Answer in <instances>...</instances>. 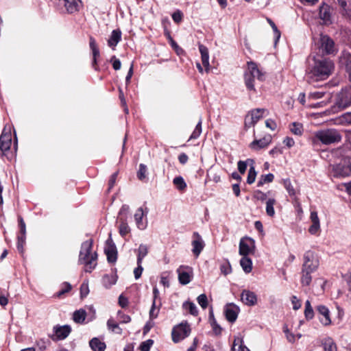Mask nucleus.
Wrapping results in <instances>:
<instances>
[{"mask_svg": "<svg viewBox=\"0 0 351 351\" xmlns=\"http://www.w3.org/2000/svg\"><path fill=\"white\" fill-rule=\"evenodd\" d=\"M171 17L176 23H180L182 21L183 13L180 10H177L172 14Z\"/></svg>", "mask_w": 351, "mask_h": 351, "instance_id": "57", "label": "nucleus"}, {"mask_svg": "<svg viewBox=\"0 0 351 351\" xmlns=\"http://www.w3.org/2000/svg\"><path fill=\"white\" fill-rule=\"evenodd\" d=\"M191 328L186 321L174 326L171 331L172 340L174 343H178L191 334Z\"/></svg>", "mask_w": 351, "mask_h": 351, "instance_id": "7", "label": "nucleus"}, {"mask_svg": "<svg viewBox=\"0 0 351 351\" xmlns=\"http://www.w3.org/2000/svg\"><path fill=\"white\" fill-rule=\"evenodd\" d=\"M291 300L293 304V310L296 311L301 308V302L300 300L298 299V298L295 295H293L291 298Z\"/></svg>", "mask_w": 351, "mask_h": 351, "instance_id": "64", "label": "nucleus"}, {"mask_svg": "<svg viewBox=\"0 0 351 351\" xmlns=\"http://www.w3.org/2000/svg\"><path fill=\"white\" fill-rule=\"evenodd\" d=\"M110 62L112 64V67L114 70L117 71L121 69V61L116 58L115 56H113L111 59Z\"/></svg>", "mask_w": 351, "mask_h": 351, "instance_id": "63", "label": "nucleus"}, {"mask_svg": "<svg viewBox=\"0 0 351 351\" xmlns=\"http://www.w3.org/2000/svg\"><path fill=\"white\" fill-rule=\"evenodd\" d=\"M118 303L121 308H124L128 306L129 301L128 298L123 296V294H121L119 297Z\"/></svg>", "mask_w": 351, "mask_h": 351, "instance_id": "62", "label": "nucleus"}, {"mask_svg": "<svg viewBox=\"0 0 351 351\" xmlns=\"http://www.w3.org/2000/svg\"><path fill=\"white\" fill-rule=\"evenodd\" d=\"M253 198L257 200H260L261 202H264L265 200L267 199V193L260 190H256L254 191L253 194Z\"/></svg>", "mask_w": 351, "mask_h": 351, "instance_id": "56", "label": "nucleus"}, {"mask_svg": "<svg viewBox=\"0 0 351 351\" xmlns=\"http://www.w3.org/2000/svg\"><path fill=\"white\" fill-rule=\"evenodd\" d=\"M80 298L82 300L86 298L89 293V288L88 282H84L80 285Z\"/></svg>", "mask_w": 351, "mask_h": 351, "instance_id": "49", "label": "nucleus"}, {"mask_svg": "<svg viewBox=\"0 0 351 351\" xmlns=\"http://www.w3.org/2000/svg\"><path fill=\"white\" fill-rule=\"evenodd\" d=\"M250 162L248 161V159H247L245 161L239 160L237 162V167L238 170L240 173L244 174L246 171L247 167L249 165H250Z\"/></svg>", "mask_w": 351, "mask_h": 351, "instance_id": "51", "label": "nucleus"}, {"mask_svg": "<svg viewBox=\"0 0 351 351\" xmlns=\"http://www.w3.org/2000/svg\"><path fill=\"white\" fill-rule=\"evenodd\" d=\"M314 64L308 68L306 78L308 83L326 80L332 73L335 64L329 58L321 56L313 58Z\"/></svg>", "mask_w": 351, "mask_h": 351, "instance_id": "1", "label": "nucleus"}, {"mask_svg": "<svg viewBox=\"0 0 351 351\" xmlns=\"http://www.w3.org/2000/svg\"><path fill=\"white\" fill-rule=\"evenodd\" d=\"M265 110L264 108H256L250 111L245 117L244 128L247 130L252 126H254L257 122L263 118V112Z\"/></svg>", "mask_w": 351, "mask_h": 351, "instance_id": "9", "label": "nucleus"}, {"mask_svg": "<svg viewBox=\"0 0 351 351\" xmlns=\"http://www.w3.org/2000/svg\"><path fill=\"white\" fill-rule=\"evenodd\" d=\"M104 253L106 254L107 256V261L109 263H115L117 260V255L118 252L117 250L116 251H112V250H107L104 251Z\"/></svg>", "mask_w": 351, "mask_h": 351, "instance_id": "46", "label": "nucleus"}, {"mask_svg": "<svg viewBox=\"0 0 351 351\" xmlns=\"http://www.w3.org/2000/svg\"><path fill=\"white\" fill-rule=\"evenodd\" d=\"M272 137L271 134H266L261 139H254L249 145V147L255 151L265 149L271 143Z\"/></svg>", "mask_w": 351, "mask_h": 351, "instance_id": "17", "label": "nucleus"}, {"mask_svg": "<svg viewBox=\"0 0 351 351\" xmlns=\"http://www.w3.org/2000/svg\"><path fill=\"white\" fill-rule=\"evenodd\" d=\"M316 311L319 315V322L322 325L327 326L331 324L330 311L325 305H318L316 306Z\"/></svg>", "mask_w": 351, "mask_h": 351, "instance_id": "19", "label": "nucleus"}, {"mask_svg": "<svg viewBox=\"0 0 351 351\" xmlns=\"http://www.w3.org/2000/svg\"><path fill=\"white\" fill-rule=\"evenodd\" d=\"M89 346L93 351H104L106 345L104 341H101L97 337L93 338L89 341Z\"/></svg>", "mask_w": 351, "mask_h": 351, "instance_id": "27", "label": "nucleus"}, {"mask_svg": "<svg viewBox=\"0 0 351 351\" xmlns=\"http://www.w3.org/2000/svg\"><path fill=\"white\" fill-rule=\"evenodd\" d=\"M18 225L19 228V236H26V225L22 216H18Z\"/></svg>", "mask_w": 351, "mask_h": 351, "instance_id": "47", "label": "nucleus"}, {"mask_svg": "<svg viewBox=\"0 0 351 351\" xmlns=\"http://www.w3.org/2000/svg\"><path fill=\"white\" fill-rule=\"evenodd\" d=\"M335 172L337 174H338L339 176H342V177H347L350 175V174H345V173H347L348 168L345 164H343V159L342 160L341 163L339 164L335 167Z\"/></svg>", "mask_w": 351, "mask_h": 351, "instance_id": "41", "label": "nucleus"}, {"mask_svg": "<svg viewBox=\"0 0 351 351\" xmlns=\"http://www.w3.org/2000/svg\"><path fill=\"white\" fill-rule=\"evenodd\" d=\"M291 132L295 135H302L303 133V127L301 123L293 122L290 128Z\"/></svg>", "mask_w": 351, "mask_h": 351, "instance_id": "44", "label": "nucleus"}, {"mask_svg": "<svg viewBox=\"0 0 351 351\" xmlns=\"http://www.w3.org/2000/svg\"><path fill=\"white\" fill-rule=\"evenodd\" d=\"M107 326L112 332L121 335L122 329L119 327V324L115 323L112 319H110L107 322Z\"/></svg>", "mask_w": 351, "mask_h": 351, "instance_id": "43", "label": "nucleus"}, {"mask_svg": "<svg viewBox=\"0 0 351 351\" xmlns=\"http://www.w3.org/2000/svg\"><path fill=\"white\" fill-rule=\"evenodd\" d=\"M26 236H17L16 248L21 254L24 253V245L25 244Z\"/></svg>", "mask_w": 351, "mask_h": 351, "instance_id": "45", "label": "nucleus"}, {"mask_svg": "<svg viewBox=\"0 0 351 351\" xmlns=\"http://www.w3.org/2000/svg\"><path fill=\"white\" fill-rule=\"evenodd\" d=\"M198 304L200 305V306L205 309L208 306V298L206 294L202 293L200 294L197 298Z\"/></svg>", "mask_w": 351, "mask_h": 351, "instance_id": "50", "label": "nucleus"}, {"mask_svg": "<svg viewBox=\"0 0 351 351\" xmlns=\"http://www.w3.org/2000/svg\"><path fill=\"white\" fill-rule=\"evenodd\" d=\"M107 250H112V251L117 250L116 245L111 238V234H110V237L106 241V246L104 247V251H107Z\"/></svg>", "mask_w": 351, "mask_h": 351, "instance_id": "54", "label": "nucleus"}, {"mask_svg": "<svg viewBox=\"0 0 351 351\" xmlns=\"http://www.w3.org/2000/svg\"><path fill=\"white\" fill-rule=\"evenodd\" d=\"M322 346L324 351H337V345L331 337L324 338L322 341Z\"/></svg>", "mask_w": 351, "mask_h": 351, "instance_id": "29", "label": "nucleus"}, {"mask_svg": "<svg viewBox=\"0 0 351 351\" xmlns=\"http://www.w3.org/2000/svg\"><path fill=\"white\" fill-rule=\"evenodd\" d=\"M300 282L302 286H309L312 281L311 274L317 271L319 262L314 252L308 250L304 254Z\"/></svg>", "mask_w": 351, "mask_h": 351, "instance_id": "2", "label": "nucleus"}, {"mask_svg": "<svg viewBox=\"0 0 351 351\" xmlns=\"http://www.w3.org/2000/svg\"><path fill=\"white\" fill-rule=\"evenodd\" d=\"M81 3V0H64V7L69 14L78 12Z\"/></svg>", "mask_w": 351, "mask_h": 351, "instance_id": "23", "label": "nucleus"}, {"mask_svg": "<svg viewBox=\"0 0 351 351\" xmlns=\"http://www.w3.org/2000/svg\"><path fill=\"white\" fill-rule=\"evenodd\" d=\"M193 241L191 242L192 245V252L193 255L197 258L201 254L202 251L204 250L205 247V243L203 241L201 235L197 232H194L193 233Z\"/></svg>", "mask_w": 351, "mask_h": 351, "instance_id": "15", "label": "nucleus"}, {"mask_svg": "<svg viewBox=\"0 0 351 351\" xmlns=\"http://www.w3.org/2000/svg\"><path fill=\"white\" fill-rule=\"evenodd\" d=\"M341 140V135L337 130L335 129H328L316 132L313 141V143L317 141H321L324 145H330L340 142Z\"/></svg>", "mask_w": 351, "mask_h": 351, "instance_id": "6", "label": "nucleus"}, {"mask_svg": "<svg viewBox=\"0 0 351 351\" xmlns=\"http://www.w3.org/2000/svg\"><path fill=\"white\" fill-rule=\"evenodd\" d=\"M38 348L41 351L45 350L47 347L51 344V341L49 339L45 340L44 339H40L36 342Z\"/></svg>", "mask_w": 351, "mask_h": 351, "instance_id": "55", "label": "nucleus"}, {"mask_svg": "<svg viewBox=\"0 0 351 351\" xmlns=\"http://www.w3.org/2000/svg\"><path fill=\"white\" fill-rule=\"evenodd\" d=\"M136 176L140 181L143 182H147V167L143 163L139 165V168L136 173Z\"/></svg>", "mask_w": 351, "mask_h": 351, "instance_id": "31", "label": "nucleus"}, {"mask_svg": "<svg viewBox=\"0 0 351 351\" xmlns=\"http://www.w3.org/2000/svg\"><path fill=\"white\" fill-rule=\"evenodd\" d=\"M89 47L93 55L91 66L95 71H99L100 69L98 66L97 59L100 56V52L96 40L92 36H89Z\"/></svg>", "mask_w": 351, "mask_h": 351, "instance_id": "14", "label": "nucleus"}, {"mask_svg": "<svg viewBox=\"0 0 351 351\" xmlns=\"http://www.w3.org/2000/svg\"><path fill=\"white\" fill-rule=\"evenodd\" d=\"M255 79L260 82L265 80V72L261 70L257 63L254 61L247 62V69L243 73V80L247 90L253 93H256L255 88Z\"/></svg>", "mask_w": 351, "mask_h": 351, "instance_id": "3", "label": "nucleus"}, {"mask_svg": "<svg viewBox=\"0 0 351 351\" xmlns=\"http://www.w3.org/2000/svg\"><path fill=\"white\" fill-rule=\"evenodd\" d=\"M72 289V286L69 282H64L62 284V288L60 291L54 294L56 298H61L64 294L69 292Z\"/></svg>", "mask_w": 351, "mask_h": 351, "instance_id": "39", "label": "nucleus"}, {"mask_svg": "<svg viewBox=\"0 0 351 351\" xmlns=\"http://www.w3.org/2000/svg\"><path fill=\"white\" fill-rule=\"evenodd\" d=\"M267 22L269 23V24L270 25V26L271 27V28L274 32V35L276 37V43L280 38V35H281L280 32L278 30L275 23L271 19H267Z\"/></svg>", "mask_w": 351, "mask_h": 351, "instance_id": "52", "label": "nucleus"}, {"mask_svg": "<svg viewBox=\"0 0 351 351\" xmlns=\"http://www.w3.org/2000/svg\"><path fill=\"white\" fill-rule=\"evenodd\" d=\"M173 183L179 191H184L187 186L184 178L180 176L174 178Z\"/></svg>", "mask_w": 351, "mask_h": 351, "instance_id": "40", "label": "nucleus"}, {"mask_svg": "<svg viewBox=\"0 0 351 351\" xmlns=\"http://www.w3.org/2000/svg\"><path fill=\"white\" fill-rule=\"evenodd\" d=\"M146 213L145 214V212L142 207H140L137 209L136 211V213L134 214V219L136 223V226L138 228L141 230H143L145 228L146 226L143 222V217L147 215V208H145Z\"/></svg>", "mask_w": 351, "mask_h": 351, "instance_id": "24", "label": "nucleus"}, {"mask_svg": "<svg viewBox=\"0 0 351 351\" xmlns=\"http://www.w3.org/2000/svg\"><path fill=\"white\" fill-rule=\"evenodd\" d=\"M276 201L274 198H269L266 202V213L268 216L272 217L275 215L274 206Z\"/></svg>", "mask_w": 351, "mask_h": 351, "instance_id": "38", "label": "nucleus"}, {"mask_svg": "<svg viewBox=\"0 0 351 351\" xmlns=\"http://www.w3.org/2000/svg\"><path fill=\"white\" fill-rule=\"evenodd\" d=\"M351 106V86L343 88L337 94L335 108L343 110Z\"/></svg>", "mask_w": 351, "mask_h": 351, "instance_id": "8", "label": "nucleus"}, {"mask_svg": "<svg viewBox=\"0 0 351 351\" xmlns=\"http://www.w3.org/2000/svg\"><path fill=\"white\" fill-rule=\"evenodd\" d=\"M154 344V340L149 339L145 341L141 342L139 346L141 351H149Z\"/></svg>", "mask_w": 351, "mask_h": 351, "instance_id": "48", "label": "nucleus"}, {"mask_svg": "<svg viewBox=\"0 0 351 351\" xmlns=\"http://www.w3.org/2000/svg\"><path fill=\"white\" fill-rule=\"evenodd\" d=\"M202 119L200 118L198 123H197L193 132L191 134L189 141L197 138L202 133Z\"/></svg>", "mask_w": 351, "mask_h": 351, "instance_id": "42", "label": "nucleus"}, {"mask_svg": "<svg viewBox=\"0 0 351 351\" xmlns=\"http://www.w3.org/2000/svg\"><path fill=\"white\" fill-rule=\"evenodd\" d=\"M93 245L92 239L84 241L81 245V249L79 254V264L85 265L84 271L90 273L96 267L97 259V253L96 252L91 253Z\"/></svg>", "mask_w": 351, "mask_h": 351, "instance_id": "4", "label": "nucleus"}, {"mask_svg": "<svg viewBox=\"0 0 351 351\" xmlns=\"http://www.w3.org/2000/svg\"><path fill=\"white\" fill-rule=\"evenodd\" d=\"M120 221V225L119 228V234L122 237H125L126 234H128L130 231V228L128 225L126 218L125 217H121Z\"/></svg>", "mask_w": 351, "mask_h": 351, "instance_id": "37", "label": "nucleus"}, {"mask_svg": "<svg viewBox=\"0 0 351 351\" xmlns=\"http://www.w3.org/2000/svg\"><path fill=\"white\" fill-rule=\"evenodd\" d=\"M137 253V263H142L143 259L148 254V247L146 245L141 244L138 249Z\"/></svg>", "mask_w": 351, "mask_h": 351, "instance_id": "35", "label": "nucleus"}, {"mask_svg": "<svg viewBox=\"0 0 351 351\" xmlns=\"http://www.w3.org/2000/svg\"><path fill=\"white\" fill-rule=\"evenodd\" d=\"M240 308L233 303L228 304L224 308L226 319L230 323H234L238 317Z\"/></svg>", "mask_w": 351, "mask_h": 351, "instance_id": "18", "label": "nucleus"}, {"mask_svg": "<svg viewBox=\"0 0 351 351\" xmlns=\"http://www.w3.org/2000/svg\"><path fill=\"white\" fill-rule=\"evenodd\" d=\"M282 183H283L284 187L286 189L289 195L291 197H293L294 200L295 202H297L298 198L296 197V191H295L294 187L293 186V185L291 184L290 179L289 178L283 179Z\"/></svg>", "mask_w": 351, "mask_h": 351, "instance_id": "32", "label": "nucleus"}, {"mask_svg": "<svg viewBox=\"0 0 351 351\" xmlns=\"http://www.w3.org/2000/svg\"><path fill=\"white\" fill-rule=\"evenodd\" d=\"M221 272L225 276L230 274L232 272V267L229 261H226V263L221 264L220 265Z\"/></svg>", "mask_w": 351, "mask_h": 351, "instance_id": "53", "label": "nucleus"}, {"mask_svg": "<svg viewBox=\"0 0 351 351\" xmlns=\"http://www.w3.org/2000/svg\"><path fill=\"white\" fill-rule=\"evenodd\" d=\"M119 97L121 101V106L124 108L125 113H128V108L127 107L126 101L124 97L123 92L121 88H119Z\"/></svg>", "mask_w": 351, "mask_h": 351, "instance_id": "58", "label": "nucleus"}, {"mask_svg": "<svg viewBox=\"0 0 351 351\" xmlns=\"http://www.w3.org/2000/svg\"><path fill=\"white\" fill-rule=\"evenodd\" d=\"M240 265L245 273L249 274L252 270V261L247 256H243L240 260Z\"/></svg>", "mask_w": 351, "mask_h": 351, "instance_id": "30", "label": "nucleus"}, {"mask_svg": "<svg viewBox=\"0 0 351 351\" xmlns=\"http://www.w3.org/2000/svg\"><path fill=\"white\" fill-rule=\"evenodd\" d=\"M199 50L201 53L202 62L203 66L205 67L206 71H208L209 70V54L208 48L203 45H199Z\"/></svg>", "mask_w": 351, "mask_h": 351, "instance_id": "25", "label": "nucleus"}, {"mask_svg": "<svg viewBox=\"0 0 351 351\" xmlns=\"http://www.w3.org/2000/svg\"><path fill=\"white\" fill-rule=\"evenodd\" d=\"M117 315L120 319L121 323L127 324L131 322V317L130 315L124 314L121 311H119Z\"/></svg>", "mask_w": 351, "mask_h": 351, "instance_id": "60", "label": "nucleus"}, {"mask_svg": "<svg viewBox=\"0 0 351 351\" xmlns=\"http://www.w3.org/2000/svg\"><path fill=\"white\" fill-rule=\"evenodd\" d=\"M255 241L251 237H245L239 242V254L243 256H247L250 254L255 252Z\"/></svg>", "mask_w": 351, "mask_h": 351, "instance_id": "10", "label": "nucleus"}, {"mask_svg": "<svg viewBox=\"0 0 351 351\" xmlns=\"http://www.w3.org/2000/svg\"><path fill=\"white\" fill-rule=\"evenodd\" d=\"M12 145V133L11 129L5 127L0 135V151L3 154L5 152L10 150Z\"/></svg>", "mask_w": 351, "mask_h": 351, "instance_id": "12", "label": "nucleus"}, {"mask_svg": "<svg viewBox=\"0 0 351 351\" xmlns=\"http://www.w3.org/2000/svg\"><path fill=\"white\" fill-rule=\"evenodd\" d=\"M274 179V175L271 173H269L266 175H261L257 182V186H263L266 183L272 182Z\"/></svg>", "mask_w": 351, "mask_h": 351, "instance_id": "36", "label": "nucleus"}, {"mask_svg": "<svg viewBox=\"0 0 351 351\" xmlns=\"http://www.w3.org/2000/svg\"><path fill=\"white\" fill-rule=\"evenodd\" d=\"M248 161L250 162V169L248 171V175L247 178V183L248 184H252L254 182L256 177V171L255 170L254 167V160L252 158H248Z\"/></svg>", "mask_w": 351, "mask_h": 351, "instance_id": "28", "label": "nucleus"}, {"mask_svg": "<svg viewBox=\"0 0 351 351\" xmlns=\"http://www.w3.org/2000/svg\"><path fill=\"white\" fill-rule=\"evenodd\" d=\"M130 207L128 205L123 204L119 212V219L121 220V217H125L127 219L128 214L129 213Z\"/></svg>", "mask_w": 351, "mask_h": 351, "instance_id": "59", "label": "nucleus"}, {"mask_svg": "<svg viewBox=\"0 0 351 351\" xmlns=\"http://www.w3.org/2000/svg\"><path fill=\"white\" fill-rule=\"evenodd\" d=\"M332 10L331 6L324 2L319 5V17L323 25L328 26L332 23Z\"/></svg>", "mask_w": 351, "mask_h": 351, "instance_id": "13", "label": "nucleus"}, {"mask_svg": "<svg viewBox=\"0 0 351 351\" xmlns=\"http://www.w3.org/2000/svg\"><path fill=\"white\" fill-rule=\"evenodd\" d=\"M117 274H104L101 279V283L106 289H110L117 281Z\"/></svg>", "mask_w": 351, "mask_h": 351, "instance_id": "26", "label": "nucleus"}, {"mask_svg": "<svg viewBox=\"0 0 351 351\" xmlns=\"http://www.w3.org/2000/svg\"><path fill=\"white\" fill-rule=\"evenodd\" d=\"M339 64L343 67L348 73V80L351 82V53L343 50L339 58Z\"/></svg>", "mask_w": 351, "mask_h": 351, "instance_id": "16", "label": "nucleus"}, {"mask_svg": "<svg viewBox=\"0 0 351 351\" xmlns=\"http://www.w3.org/2000/svg\"><path fill=\"white\" fill-rule=\"evenodd\" d=\"M121 35L122 33L120 29L118 28L112 30L111 35L107 41L108 45L112 49H114V47L121 40Z\"/></svg>", "mask_w": 351, "mask_h": 351, "instance_id": "22", "label": "nucleus"}, {"mask_svg": "<svg viewBox=\"0 0 351 351\" xmlns=\"http://www.w3.org/2000/svg\"><path fill=\"white\" fill-rule=\"evenodd\" d=\"M182 308L184 309L188 310L189 313L193 316H197L198 315V309L193 302H184L182 304Z\"/></svg>", "mask_w": 351, "mask_h": 351, "instance_id": "34", "label": "nucleus"}, {"mask_svg": "<svg viewBox=\"0 0 351 351\" xmlns=\"http://www.w3.org/2000/svg\"><path fill=\"white\" fill-rule=\"evenodd\" d=\"M212 328H213V333L215 334V335L216 336H219L221 335V332H222V328L217 324V322H213V324H210Z\"/></svg>", "mask_w": 351, "mask_h": 351, "instance_id": "61", "label": "nucleus"}, {"mask_svg": "<svg viewBox=\"0 0 351 351\" xmlns=\"http://www.w3.org/2000/svg\"><path fill=\"white\" fill-rule=\"evenodd\" d=\"M86 316V311L83 308H80L73 313V319L75 323L83 324L85 321Z\"/></svg>", "mask_w": 351, "mask_h": 351, "instance_id": "33", "label": "nucleus"}, {"mask_svg": "<svg viewBox=\"0 0 351 351\" xmlns=\"http://www.w3.org/2000/svg\"><path fill=\"white\" fill-rule=\"evenodd\" d=\"M319 52L324 56H335L338 53V47L334 40L327 34H320L318 40Z\"/></svg>", "mask_w": 351, "mask_h": 351, "instance_id": "5", "label": "nucleus"}, {"mask_svg": "<svg viewBox=\"0 0 351 351\" xmlns=\"http://www.w3.org/2000/svg\"><path fill=\"white\" fill-rule=\"evenodd\" d=\"M53 334L50 335V338L53 341H58L65 339L71 332V327L69 325L54 326L53 328Z\"/></svg>", "mask_w": 351, "mask_h": 351, "instance_id": "11", "label": "nucleus"}, {"mask_svg": "<svg viewBox=\"0 0 351 351\" xmlns=\"http://www.w3.org/2000/svg\"><path fill=\"white\" fill-rule=\"evenodd\" d=\"M242 302L247 306H254L257 302V296L253 291L243 290L241 295Z\"/></svg>", "mask_w": 351, "mask_h": 351, "instance_id": "20", "label": "nucleus"}, {"mask_svg": "<svg viewBox=\"0 0 351 351\" xmlns=\"http://www.w3.org/2000/svg\"><path fill=\"white\" fill-rule=\"evenodd\" d=\"M191 269L189 266L181 265L178 269V280L181 285H186L191 280V277L188 271H183L182 269Z\"/></svg>", "mask_w": 351, "mask_h": 351, "instance_id": "21", "label": "nucleus"}]
</instances>
